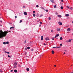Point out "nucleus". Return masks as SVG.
<instances>
[{
  "label": "nucleus",
  "instance_id": "obj_37",
  "mask_svg": "<svg viewBox=\"0 0 73 73\" xmlns=\"http://www.w3.org/2000/svg\"><path fill=\"white\" fill-rule=\"evenodd\" d=\"M51 32H53V30H51Z\"/></svg>",
  "mask_w": 73,
  "mask_h": 73
},
{
  "label": "nucleus",
  "instance_id": "obj_24",
  "mask_svg": "<svg viewBox=\"0 0 73 73\" xmlns=\"http://www.w3.org/2000/svg\"><path fill=\"white\" fill-rule=\"evenodd\" d=\"M8 57H10L11 58L12 57H11L10 56H9V55H8Z\"/></svg>",
  "mask_w": 73,
  "mask_h": 73
},
{
  "label": "nucleus",
  "instance_id": "obj_57",
  "mask_svg": "<svg viewBox=\"0 0 73 73\" xmlns=\"http://www.w3.org/2000/svg\"><path fill=\"white\" fill-rule=\"evenodd\" d=\"M57 48H60V47H57Z\"/></svg>",
  "mask_w": 73,
  "mask_h": 73
},
{
  "label": "nucleus",
  "instance_id": "obj_59",
  "mask_svg": "<svg viewBox=\"0 0 73 73\" xmlns=\"http://www.w3.org/2000/svg\"><path fill=\"white\" fill-rule=\"evenodd\" d=\"M20 66V65H19L18 66Z\"/></svg>",
  "mask_w": 73,
  "mask_h": 73
},
{
  "label": "nucleus",
  "instance_id": "obj_20",
  "mask_svg": "<svg viewBox=\"0 0 73 73\" xmlns=\"http://www.w3.org/2000/svg\"><path fill=\"white\" fill-rule=\"evenodd\" d=\"M27 71H29V69L28 68H27Z\"/></svg>",
  "mask_w": 73,
  "mask_h": 73
},
{
  "label": "nucleus",
  "instance_id": "obj_33",
  "mask_svg": "<svg viewBox=\"0 0 73 73\" xmlns=\"http://www.w3.org/2000/svg\"><path fill=\"white\" fill-rule=\"evenodd\" d=\"M54 38H52V40H54Z\"/></svg>",
  "mask_w": 73,
  "mask_h": 73
},
{
  "label": "nucleus",
  "instance_id": "obj_8",
  "mask_svg": "<svg viewBox=\"0 0 73 73\" xmlns=\"http://www.w3.org/2000/svg\"><path fill=\"white\" fill-rule=\"evenodd\" d=\"M14 64L15 66H16L17 65V62H15L14 63Z\"/></svg>",
  "mask_w": 73,
  "mask_h": 73
},
{
  "label": "nucleus",
  "instance_id": "obj_2",
  "mask_svg": "<svg viewBox=\"0 0 73 73\" xmlns=\"http://www.w3.org/2000/svg\"><path fill=\"white\" fill-rule=\"evenodd\" d=\"M24 15H27V13L26 12H24Z\"/></svg>",
  "mask_w": 73,
  "mask_h": 73
},
{
  "label": "nucleus",
  "instance_id": "obj_58",
  "mask_svg": "<svg viewBox=\"0 0 73 73\" xmlns=\"http://www.w3.org/2000/svg\"><path fill=\"white\" fill-rule=\"evenodd\" d=\"M72 23H73V21L72 22Z\"/></svg>",
  "mask_w": 73,
  "mask_h": 73
},
{
  "label": "nucleus",
  "instance_id": "obj_10",
  "mask_svg": "<svg viewBox=\"0 0 73 73\" xmlns=\"http://www.w3.org/2000/svg\"><path fill=\"white\" fill-rule=\"evenodd\" d=\"M66 16V17H68V16H69V14H66L65 15Z\"/></svg>",
  "mask_w": 73,
  "mask_h": 73
},
{
  "label": "nucleus",
  "instance_id": "obj_30",
  "mask_svg": "<svg viewBox=\"0 0 73 73\" xmlns=\"http://www.w3.org/2000/svg\"><path fill=\"white\" fill-rule=\"evenodd\" d=\"M6 44H9V42H7Z\"/></svg>",
  "mask_w": 73,
  "mask_h": 73
},
{
  "label": "nucleus",
  "instance_id": "obj_38",
  "mask_svg": "<svg viewBox=\"0 0 73 73\" xmlns=\"http://www.w3.org/2000/svg\"><path fill=\"white\" fill-rule=\"evenodd\" d=\"M60 46H62V44H60Z\"/></svg>",
  "mask_w": 73,
  "mask_h": 73
},
{
  "label": "nucleus",
  "instance_id": "obj_27",
  "mask_svg": "<svg viewBox=\"0 0 73 73\" xmlns=\"http://www.w3.org/2000/svg\"><path fill=\"white\" fill-rule=\"evenodd\" d=\"M14 28V27H11L10 28V29H12V28Z\"/></svg>",
  "mask_w": 73,
  "mask_h": 73
},
{
  "label": "nucleus",
  "instance_id": "obj_42",
  "mask_svg": "<svg viewBox=\"0 0 73 73\" xmlns=\"http://www.w3.org/2000/svg\"><path fill=\"white\" fill-rule=\"evenodd\" d=\"M15 19H16V18H17V16H15Z\"/></svg>",
  "mask_w": 73,
  "mask_h": 73
},
{
  "label": "nucleus",
  "instance_id": "obj_15",
  "mask_svg": "<svg viewBox=\"0 0 73 73\" xmlns=\"http://www.w3.org/2000/svg\"><path fill=\"white\" fill-rule=\"evenodd\" d=\"M51 2L53 3H54V0H52L51 1Z\"/></svg>",
  "mask_w": 73,
  "mask_h": 73
},
{
  "label": "nucleus",
  "instance_id": "obj_9",
  "mask_svg": "<svg viewBox=\"0 0 73 73\" xmlns=\"http://www.w3.org/2000/svg\"><path fill=\"white\" fill-rule=\"evenodd\" d=\"M49 38L47 37V38H46L45 39V40H49Z\"/></svg>",
  "mask_w": 73,
  "mask_h": 73
},
{
  "label": "nucleus",
  "instance_id": "obj_1",
  "mask_svg": "<svg viewBox=\"0 0 73 73\" xmlns=\"http://www.w3.org/2000/svg\"><path fill=\"white\" fill-rule=\"evenodd\" d=\"M8 33V31H5L4 32H3L2 30H0V38L6 36Z\"/></svg>",
  "mask_w": 73,
  "mask_h": 73
},
{
  "label": "nucleus",
  "instance_id": "obj_55",
  "mask_svg": "<svg viewBox=\"0 0 73 73\" xmlns=\"http://www.w3.org/2000/svg\"><path fill=\"white\" fill-rule=\"evenodd\" d=\"M25 50H27V48H25Z\"/></svg>",
  "mask_w": 73,
  "mask_h": 73
},
{
  "label": "nucleus",
  "instance_id": "obj_43",
  "mask_svg": "<svg viewBox=\"0 0 73 73\" xmlns=\"http://www.w3.org/2000/svg\"><path fill=\"white\" fill-rule=\"evenodd\" d=\"M25 42H27V40H25Z\"/></svg>",
  "mask_w": 73,
  "mask_h": 73
},
{
  "label": "nucleus",
  "instance_id": "obj_36",
  "mask_svg": "<svg viewBox=\"0 0 73 73\" xmlns=\"http://www.w3.org/2000/svg\"><path fill=\"white\" fill-rule=\"evenodd\" d=\"M57 48V47H53L52 48Z\"/></svg>",
  "mask_w": 73,
  "mask_h": 73
},
{
  "label": "nucleus",
  "instance_id": "obj_16",
  "mask_svg": "<svg viewBox=\"0 0 73 73\" xmlns=\"http://www.w3.org/2000/svg\"><path fill=\"white\" fill-rule=\"evenodd\" d=\"M27 49H30V47H27Z\"/></svg>",
  "mask_w": 73,
  "mask_h": 73
},
{
  "label": "nucleus",
  "instance_id": "obj_18",
  "mask_svg": "<svg viewBox=\"0 0 73 73\" xmlns=\"http://www.w3.org/2000/svg\"><path fill=\"white\" fill-rule=\"evenodd\" d=\"M17 68V66H14V67H13V68Z\"/></svg>",
  "mask_w": 73,
  "mask_h": 73
},
{
  "label": "nucleus",
  "instance_id": "obj_3",
  "mask_svg": "<svg viewBox=\"0 0 73 73\" xmlns=\"http://www.w3.org/2000/svg\"><path fill=\"white\" fill-rule=\"evenodd\" d=\"M67 31L68 32H70V28H68L67 29Z\"/></svg>",
  "mask_w": 73,
  "mask_h": 73
},
{
  "label": "nucleus",
  "instance_id": "obj_7",
  "mask_svg": "<svg viewBox=\"0 0 73 73\" xmlns=\"http://www.w3.org/2000/svg\"><path fill=\"white\" fill-rule=\"evenodd\" d=\"M56 30L57 31H60L61 30V29L60 28H59V29L57 28L56 29Z\"/></svg>",
  "mask_w": 73,
  "mask_h": 73
},
{
  "label": "nucleus",
  "instance_id": "obj_56",
  "mask_svg": "<svg viewBox=\"0 0 73 73\" xmlns=\"http://www.w3.org/2000/svg\"><path fill=\"white\" fill-rule=\"evenodd\" d=\"M0 22H1V23H2V21H1Z\"/></svg>",
  "mask_w": 73,
  "mask_h": 73
},
{
  "label": "nucleus",
  "instance_id": "obj_44",
  "mask_svg": "<svg viewBox=\"0 0 73 73\" xmlns=\"http://www.w3.org/2000/svg\"><path fill=\"white\" fill-rule=\"evenodd\" d=\"M62 0V3H63V2H64V1H63V0Z\"/></svg>",
  "mask_w": 73,
  "mask_h": 73
},
{
  "label": "nucleus",
  "instance_id": "obj_54",
  "mask_svg": "<svg viewBox=\"0 0 73 73\" xmlns=\"http://www.w3.org/2000/svg\"><path fill=\"white\" fill-rule=\"evenodd\" d=\"M69 73H73V72H70Z\"/></svg>",
  "mask_w": 73,
  "mask_h": 73
},
{
  "label": "nucleus",
  "instance_id": "obj_14",
  "mask_svg": "<svg viewBox=\"0 0 73 73\" xmlns=\"http://www.w3.org/2000/svg\"><path fill=\"white\" fill-rule=\"evenodd\" d=\"M14 72H17V70H14Z\"/></svg>",
  "mask_w": 73,
  "mask_h": 73
},
{
  "label": "nucleus",
  "instance_id": "obj_11",
  "mask_svg": "<svg viewBox=\"0 0 73 73\" xmlns=\"http://www.w3.org/2000/svg\"><path fill=\"white\" fill-rule=\"evenodd\" d=\"M5 53H7V54H9L10 53L9 52H7V51H5Z\"/></svg>",
  "mask_w": 73,
  "mask_h": 73
},
{
  "label": "nucleus",
  "instance_id": "obj_5",
  "mask_svg": "<svg viewBox=\"0 0 73 73\" xmlns=\"http://www.w3.org/2000/svg\"><path fill=\"white\" fill-rule=\"evenodd\" d=\"M58 36H59V34H57L55 36V38H56V37H58Z\"/></svg>",
  "mask_w": 73,
  "mask_h": 73
},
{
  "label": "nucleus",
  "instance_id": "obj_40",
  "mask_svg": "<svg viewBox=\"0 0 73 73\" xmlns=\"http://www.w3.org/2000/svg\"><path fill=\"white\" fill-rule=\"evenodd\" d=\"M56 15H58V13H56Z\"/></svg>",
  "mask_w": 73,
  "mask_h": 73
},
{
  "label": "nucleus",
  "instance_id": "obj_13",
  "mask_svg": "<svg viewBox=\"0 0 73 73\" xmlns=\"http://www.w3.org/2000/svg\"><path fill=\"white\" fill-rule=\"evenodd\" d=\"M41 40H43V36H41Z\"/></svg>",
  "mask_w": 73,
  "mask_h": 73
},
{
  "label": "nucleus",
  "instance_id": "obj_32",
  "mask_svg": "<svg viewBox=\"0 0 73 73\" xmlns=\"http://www.w3.org/2000/svg\"><path fill=\"white\" fill-rule=\"evenodd\" d=\"M48 20H51V18H50V17H49L48 18Z\"/></svg>",
  "mask_w": 73,
  "mask_h": 73
},
{
  "label": "nucleus",
  "instance_id": "obj_29",
  "mask_svg": "<svg viewBox=\"0 0 73 73\" xmlns=\"http://www.w3.org/2000/svg\"><path fill=\"white\" fill-rule=\"evenodd\" d=\"M56 7H57V6H56V5H54V8H56Z\"/></svg>",
  "mask_w": 73,
  "mask_h": 73
},
{
  "label": "nucleus",
  "instance_id": "obj_39",
  "mask_svg": "<svg viewBox=\"0 0 73 73\" xmlns=\"http://www.w3.org/2000/svg\"><path fill=\"white\" fill-rule=\"evenodd\" d=\"M23 7L24 8H25V6H23Z\"/></svg>",
  "mask_w": 73,
  "mask_h": 73
},
{
  "label": "nucleus",
  "instance_id": "obj_53",
  "mask_svg": "<svg viewBox=\"0 0 73 73\" xmlns=\"http://www.w3.org/2000/svg\"><path fill=\"white\" fill-rule=\"evenodd\" d=\"M64 54H66V53L65 52H64Z\"/></svg>",
  "mask_w": 73,
  "mask_h": 73
},
{
  "label": "nucleus",
  "instance_id": "obj_46",
  "mask_svg": "<svg viewBox=\"0 0 73 73\" xmlns=\"http://www.w3.org/2000/svg\"><path fill=\"white\" fill-rule=\"evenodd\" d=\"M40 23L41 24H42V22H40Z\"/></svg>",
  "mask_w": 73,
  "mask_h": 73
},
{
  "label": "nucleus",
  "instance_id": "obj_6",
  "mask_svg": "<svg viewBox=\"0 0 73 73\" xmlns=\"http://www.w3.org/2000/svg\"><path fill=\"white\" fill-rule=\"evenodd\" d=\"M58 23L59 25H62V23H61V22H58Z\"/></svg>",
  "mask_w": 73,
  "mask_h": 73
},
{
  "label": "nucleus",
  "instance_id": "obj_47",
  "mask_svg": "<svg viewBox=\"0 0 73 73\" xmlns=\"http://www.w3.org/2000/svg\"><path fill=\"white\" fill-rule=\"evenodd\" d=\"M11 72H13V70H11Z\"/></svg>",
  "mask_w": 73,
  "mask_h": 73
},
{
  "label": "nucleus",
  "instance_id": "obj_25",
  "mask_svg": "<svg viewBox=\"0 0 73 73\" xmlns=\"http://www.w3.org/2000/svg\"><path fill=\"white\" fill-rule=\"evenodd\" d=\"M33 16L34 17H35V16H36V15L35 14H33Z\"/></svg>",
  "mask_w": 73,
  "mask_h": 73
},
{
  "label": "nucleus",
  "instance_id": "obj_12",
  "mask_svg": "<svg viewBox=\"0 0 73 73\" xmlns=\"http://www.w3.org/2000/svg\"><path fill=\"white\" fill-rule=\"evenodd\" d=\"M52 54H54V52L53 50H52Z\"/></svg>",
  "mask_w": 73,
  "mask_h": 73
},
{
  "label": "nucleus",
  "instance_id": "obj_4",
  "mask_svg": "<svg viewBox=\"0 0 73 73\" xmlns=\"http://www.w3.org/2000/svg\"><path fill=\"white\" fill-rule=\"evenodd\" d=\"M71 40L70 39H69L68 40H66V42H71Z\"/></svg>",
  "mask_w": 73,
  "mask_h": 73
},
{
  "label": "nucleus",
  "instance_id": "obj_22",
  "mask_svg": "<svg viewBox=\"0 0 73 73\" xmlns=\"http://www.w3.org/2000/svg\"><path fill=\"white\" fill-rule=\"evenodd\" d=\"M36 7L37 8H38L39 6H38V5H36Z\"/></svg>",
  "mask_w": 73,
  "mask_h": 73
},
{
  "label": "nucleus",
  "instance_id": "obj_45",
  "mask_svg": "<svg viewBox=\"0 0 73 73\" xmlns=\"http://www.w3.org/2000/svg\"><path fill=\"white\" fill-rule=\"evenodd\" d=\"M70 9H72V7H70Z\"/></svg>",
  "mask_w": 73,
  "mask_h": 73
},
{
  "label": "nucleus",
  "instance_id": "obj_17",
  "mask_svg": "<svg viewBox=\"0 0 73 73\" xmlns=\"http://www.w3.org/2000/svg\"><path fill=\"white\" fill-rule=\"evenodd\" d=\"M58 17H61V16L60 15H58Z\"/></svg>",
  "mask_w": 73,
  "mask_h": 73
},
{
  "label": "nucleus",
  "instance_id": "obj_51",
  "mask_svg": "<svg viewBox=\"0 0 73 73\" xmlns=\"http://www.w3.org/2000/svg\"><path fill=\"white\" fill-rule=\"evenodd\" d=\"M31 50L32 51H33V49H32Z\"/></svg>",
  "mask_w": 73,
  "mask_h": 73
},
{
  "label": "nucleus",
  "instance_id": "obj_28",
  "mask_svg": "<svg viewBox=\"0 0 73 73\" xmlns=\"http://www.w3.org/2000/svg\"><path fill=\"white\" fill-rule=\"evenodd\" d=\"M45 11H46V12H48V10H45Z\"/></svg>",
  "mask_w": 73,
  "mask_h": 73
},
{
  "label": "nucleus",
  "instance_id": "obj_31",
  "mask_svg": "<svg viewBox=\"0 0 73 73\" xmlns=\"http://www.w3.org/2000/svg\"><path fill=\"white\" fill-rule=\"evenodd\" d=\"M35 12H36L35 11H33V13H35Z\"/></svg>",
  "mask_w": 73,
  "mask_h": 73
},
{
  "label": "nucleus",
  "instance_id": "obj_41",
  "mask_svg": "<svg viewBox=\"0 0 73 73\" xmlns=\"http://www.w3.org/2000/svg\"><path fill=\"white\" fill-rule=\"evenodd\" d=\"M41 9H44V8L43 7H41Z\"/></svg>",
  "mask_w": 73,
  "mask_h": 73
},
{
  "label": "nucleus",
  "instance_id": "obj_34",
  "mask_svg": "<svg viewBox=\"0 0 73 73\" xmlns=\"http://www.w3.org/2000/svg\"><path fill=\"white\" fill-rule=\"evenodd\" d=\"M3 44H6V42H3Z\"/></svg>",
  "mask_w": 73,
  "mask_h": 73
},
{
  "label": "nucleus",
  "instance_id": "obj_26",
  "mask_svg": "<svg viewBox=\"0 0 73 73\" xmlns=\"http://www.w3.org/2000/svg\"><path fill=\"white\" fill-rule=\"evenodd\" d=\"M43 15H40V16L39 17H42V16Z\"/></svg>",
  "mask_w": 73,
  "mask_h": 73
},
{
  "label": "nucleus",
  "instance_id": "obj_19",
  "mask_svg": "<svg viewBox=\"0 0 73 73\" xmlns=\"http://www.w3.org/2000/svg\"><path fill=\"white\" fill-rule=\"evenodd\" d=\"M60 40H62V37H61L60 38Z\"/></svg>",
  "mask_w": 73,
  "mask_h": 73
},
{
  "label": "nucleus",
  "instance_id": "obj_50",
  "mask_svg": "<svg viewBox=\"0 0 73 73\" xmlns=\"http://www.w3.org/2000/svg\"><path fill=\"white\" fill-rule=\"evenodd\" d=\"M44 45H46V44H45V43H44Z\"/></svg>",
  "mask_w": 73,
  "mask_h": 73
},
{
  "label": "nucleus",
  "instance_id": "obj_52",
  "mask_svg": "<svg viewBox=\"0 0 73 73\" xmlns=\"http://www.w3.org/2000/svg\"><path fill=\"white\" fill-rule=\"evenodd\" d=\"M54 66H55V67H56V65H54Z\"/></svg>",
  "mask_w": 73,
  "mask_h": 73
},
{
  "label": "nucleus",
  "instance_id": "obj_23",
  "mask_svg": "<svg viewBox=\"0 0 73 73\" xmlns=\"http://www.w3.org/2000/svg\"><path fill=\"white\" fill-rule=\"evenodd\" d=\"M22 20H20L19 23H21V22H22Z\"/></svg>",
  "mask_w": 73,
  "mask_h": 73
},
{
  "label": "nucleus",
  "instance_id": "obj_49",
  "mask_svg": "<svg viewBox=\"0 0 73 73\" xmlns=\"http://www.w3.org/2000/svg\"><path fill=\"white\" fill-rule=\"evenodd\" d=\"M0 72L1 73H2V72H3V71H0Z\"/></svg>",
  "mask_w": 73,
  "mask_h": 73
},
{
  "label": "nucleus",
  "instance_id": "obj_35",
  "mask_svg": "<svg viewBox=\"0 0 73 73\" xmlns=\"http://www.w3.org/2000/svg\"><path fill=\"white\" fill-rule=\"evenodd\" d=\"M66 7H67V8H68V9L69 8V6H67Z\"/></svg>",
  "mask_w": 73,
  "mask_h": 73
},
{
  "label": "nucleus",
  "instance_id": "obj_48",
  "mask_svg": "<svg viewBox=\"0 0 73 73\" xmlns=\"http://www.w3.org/2000/svg\"><path fill=\"white\" fill-rule=\"evenodd\" d=\"M25 54H27V52H25Z\"/></svg>",
  "mask_w": 73,
  "mask_h": 73
},
{
  "label": "nucleus",
  "instance_id": "obj_21",
  "mask_svg": "<svg viewBox=\"0 0 73 73\" xmlns=\"http://www.w3.org/2000/svg\"><path fill=\"white\" fill-rule=\"evenodd\" d=\"M60 8H61L62 9H63V7H62V6H61V7H60Z\"/></svg>",
  "mask_w": 73,
  "mask_h": 73
}]
</instances>
